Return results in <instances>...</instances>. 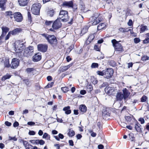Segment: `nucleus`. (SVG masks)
Returning <instances> with one entry per match:
<instances>
[{"instance_id": "nucleus-19", "label": "nucleus", "mask_w": 149, "mask_h": 149, "mask_svg": "<svg viewBox=\"0 0 149 149\" xmlns=\"http://www.w3.org/2000/svg\"><path fill=\"white\" fill-rule=\"evenodd\" d=\"M95 38V36L93 34L90 35L88 38V39L86 42V44L88 45Z\"/></svg>"}, {"instance_id": "nucleus-64", "label": "nucleus", "mask_w": 149, "mask_h": 149, "mask_svg": "<svg viewBox=\"0 0 149 149\" xmlns=\"http://www.w3.org/2000/svg\"><path fill=\"white\" fill-rule=\"evenodd\" d=\"M27 124L29 125H34L35 124V123L33 122L30 121L28 122Z\"/></svg>"}, {"instance_id": "nucleus-33", "label": "nucleus", "mask_w": 149, "mask_h": 149, "mask_svg": "<svg viewBox=\"0 0 149 149\" xmlns=\"http://www.w3.org/2000/svg\"><path fill=\"white\" fill-rule=\"evenodd\" d=\"M54 11L53 9L49 10L47 12V15L50 17H52L54 14Z\"/></svg>"}, {"instance_id": "nucleus-7", "label": "nucleus", "mask_w": 149, "mask_h": 149, "mask_svg": "<svg viewBox=\"0 0 149 149\" xmlns=\"http://www.w3.org/2000/svg\"><path fill=\"white\" fill-rule=\"evenodd\" d=\"M113 73V69L111 68L107 69L104 70V75L105 77L107 79L111 78Z\"/></svg>"}, {"instance_id": "nucleus-46", "label": "nucleus", "mask_w": 149, "mask_h": 149, "mask_svg": "<svg viewBox=\"0 0 149 149\" xmlns=\"http://www.w3.org/2000/svg\"><path fill=\"white\" fill-rule=\"evenodd\" d=\"M47 138H48L50 139V136L47 133H45L42 136V138L43 139H46Z\"/></svg>"}, {"instance_id": "nucleus-15", "label": "nucleus", "mask_w": 149, "mask_h": 149, "mask_svg": "<svg viewBox=\"0 0 149 149\" xmlns=\"http://www.w3.org/2000/svg\"><path fill=\"white\" fill-rule=\"evenodd\" d=\"M29 0H18L19 5L21 6H24L27 5Z\"/></svg>"}, {"instance_id": "nucleus-63", "label": "nucleus", "mask_w": 149, "mask_h": 149, "mask_svg": "<svg viewBox=\"0 0 149 149\" xmlns=\"http://www.w3.org/2000/svg\"><path fill=\"white\" fill-rule=\"evenodd\" d=\"M52 23V21H46L45 22V24L49 26Z\"/></svg>"}, {"instance_id": "nucleus-29", "label": "nucleus", "mask_w": 149, "mask_h": 149, "mask_svg": "<svg viewBox=\"0 0 149 149\" xmlns=\"http://www.w3.org/2000/svg\"><path fill=\"white\" fill-rule=\"evenodd\" d=\"M11 77V75L8 73L3 76L2 78V80L4 81L6 79H9Z\"/></svg>"}, {"instance_id": "nucleus-34", "label": "nucleus", "mask_w": 149, "mask_h": 149, "mask_svg": "<svg viewBox=\"0 0 149 149\" xmlns=\"http://www.w3.org/2000/svg\"><path fill=\"white\" fill-rule=\"evenodd\" d=\"M88 28L87 26H84L83 28L81 31V33L84 34L86 33L88 31Z\"/></svg>"}, {"instance_id": "nucleus-43", "label": "nucleus", "mask_w": 149, "mask_h": 149, "mask_svg": "<svg viewBox=\"0 0 149 149\" xmlns=\"http://www.w3.org/2000/svg\"><path fill=\"white\" fill-rule=\"evenodd\" d=\"M11 34L12 35V33L10 31H9L8 32L7 35L6 36V37H5V40H8V39H9V38H10Z\"/></svg>"}, {"instance_id": "nucleus-53", "label": "nucleus", "mask_w": 149, "mask_h": 149, "mask_svg": "<svg viewBox=\"0 0 149 149\" xmlns=\"http://www.w3.org/2000/svg\"><path fill=\"white\" fill-rule=\"evenodd\" d=\"M119 31L122 32H125L128 31V30H127L126 29H125L122 28H121L119 29Z\"/></svg>"}, {"instance_id": "nucleus-26", "label": "nucleus", "mask_w": 149, "mask_h": 149, "mask_svg": "<svg viewBox=\"0 0 149 149\" xmlns=\"http://www.w3.org/2000/svg\"><path fill=\"white\" fill-rule=\"evenodd\" d=\"M140 29V33H143L148 30L147 27L146 26L141 25Z\"/></svg>"}, {"instance_id": "nucleus-16", "label": "nucleus", "mask_w": 149, "mask_h": 149, "mask_svg": "<svg viewBox=\"0 0 149 149\" xmlns=\"http://www.w3.org/2000/svg\"><path fill=\"white\" fill-rule=\"evenodd\" d=\"M73 3L72 1H64L63 3V6L68 8L72 7Z\"/></svg>"}, {"instance_id": "nucleus-57", "label": "nucleus", "mask_w": 149, "mask_h": 149, "mask_svg": "<svg viewBox=\"0 0 149 149\" xmlns=\"http://www.w3.org/2000/svg\"><path fill=\"white\" fill-rule=\"evenodd\" d=\"M127 24L128 26H132L133 22L132 20L131 19H130L127 23Z\"/></svg>"}, {"instance_id": "nucleus-2", "label": "nucleus", "mask_w": 149, "mask_h": 149, "mask_svg": "<svg viewBox=\"0 0 149 149\" xmlns=\"http://www.w3.org/2000/svg\"><path fill=\"white\" fill-rule=\"evenodd\" d=\"M42 35L47 40L48 42L51 45H55L57 43V40L54 36L45 34H43Z\"/></svg>"}, {"instance_id": "nucleus-44", "label": "nucleus", "mask_w": 149, "mask_h": 149, "mask_svg": "<svg viewBox=\"0 0 149 149\" xmlns=\"http://www.w3.org/2000/svg\"><path fill=\"white\" fill-rule=\"evenodd\" d=\"M38 140H32L30 141V142L34 144H38Z\"/></svg>"}, {"instance_id": "nucleus-5", "label": "nucleus", "mask_w": 149, "mask_h": 149, "mask_svg": "<svg viewBox=\"0 0 149 149\" xmlns=\"http://www.w3.org/2000/svg\"><path fill=\"white\" fill-rule=\"evenodd\" d=\"M113 47L117 51L122 52L123 50V48L121 44L119 43L115 39L111 40Z\"/></svg>"}, {"instance_id": "nucleus-55", "label": "nucleus", "mask_w": 149, "mask_h": 149, "mask_svg": "<svg viewBox=\"0 0 149 149\" xmlns=\"http://www.w3.org/2000/svg\"><path fill=\"white\" fill-rule=\"evenodd\" d=\"M22 141L23 142V144L25 147L27 146V145L28 144V142L24 140H22Z\"/></svg>"}, {"instance_id": "nucleus-18", "label": "nucleus", "mask_w": 149, "mask_h": 149, "mask_svg": "<svg viewBox=\"0 0 149 149\" xmlns=\"http://www.w3.org/2000/svg\"><path fill=\"white\" fill-rule=\"evenodd\" d=\"M123 95L124 97V99H125L127 98L130 94V93L127 89L125 88L123 90Z\"/></svg>"}, {"instance_id": "nucleus-21", "label": "nucleus", "mask_w": 149, "mask_h": 149, "mask_svg": "<svg viewBox=\"0 0 149 149\" xmlns=\"http://www.w3.org/2000/svg\"><path fill=\"white\" fill-rule=\"evenodd\" d=\"M72 64H70L67 66L61 67L60 68V70L62 72H64L69 68L72 66Z\"/></svg>"}, {"instance_id": "nucleus-11", "label": "nucleus", "mask_w": 149, "mask_h": 149, "mask_svg": "<svg viewBox=\"0 0 149 149\" xmlns=\"http://www.w3.org/2000/svg\"><path fill=\"white\" fill-rule=\"evenodd\" d=\"M48 48L47 45V44H39L38 45V51L42 52H46Z\"/></svg>"}, {"instance_id": "nucleus-52", "label": "nucleus", "mask_w": 149, "mask_h": 149, "mask_svg": "<svg viewBox=\"0 0 149 149\" xmlns=\"http://www.w3.org/2000/svg\"><path fill=\"white\" fill-rule=\"evenodd\" d=\"M130 139L131 141H132L134 139V135L132 133H131L129 135Z\"/></svg>"}, {"instance_id": "nucleus-10", "label": "nucleus", "mask_w": 149, "mask_h": 149, "mask_svg": "<svg viewBox=\"0 0 149 149\" xmlns=\"http://www.w3.org/2000/svg\"><path fill=\"white\" fill-rule=\"evenodd\" d=\"M13 15L15 20L18 22H21L23 19L22 14L20 12L15 13L13 14Z\"/></svg>"}, {"instance_id": "nucleus-45", "label": "nucleus", "mask_w": 149, "mask_h": 149, "mask_svg": "<svg viewBox=\"0 0 149 149\" xmlns=\"http://www.w3.org/2000/svg\"><path fill=\"white\" fill-rule=\"evenodd\" d=\"M97 74L100 76H103L104 75V70L102 71H97Z\"/></svg>"}, {"instance_id": "nucleus-49", "label": "nucleus", "mask_w": 149, "mask_h": 149, "mask_svg": "<svg viewBox=\"0 0 149 149\" xmlns=\"http://www.w3.org/2000/svg\"><path fill=\"white\" fill-rule=\"evenodd\" d=\"M45 143V141L42 140H38V144H39L41 145H42Z\"/></svg>"}, {"instance_id": "nucleus-22", "label": "nucleus", "mask_w": 149, "mask_h": 149, "mask_svg": "<svg viewBox=\"0 0 149 149\" xmlns=\"http://www.w3.org/2000/svg\"><path fill=\"white\" fill-rule=\"evenodd\" d=\"M22 31V29L20 28H16L12 31H10L12 33V35H15L20 32Z\"/></svg>"}, {"instance_id": "nucleus-13", "label": "nucleus", "mask_w": 149, "mask_h": 149, "mask_svg": "<svg viewBox=\"0 0 149 149\" xmlns=\"http://www.w3.org/2000/svg\"><path fill=\"white\" fill-rule=\"evenodd\" d=\"M115 90V89L114 87L110 86H107L105 88L106 93L110 95L112 94Z\"/></svg>"}, {"instance_id": "nucleus-56", "label": "nucleus", "mask_w": 149, "mask_h": 149, "mask_svg": "<svg viewBox=\"0 0 149 149\" xmlns=\"http://www.w3.org/2000/svg\"><path fill=\"white\" fill-rule=\"evenodd\" d=\"M94 49L97 51H99L100 49V47H98L97 45H95L94 46Z\"/></svg>"}, {"instance_id": "nucleus-61", "label": "nucleus", "mask_w": 149, "mask_h": 149, "mask_svg": "<svg viewBox=\"0 0 149 149\" xmlns=\"http://www.w3.org/2000/svg\"><path fill=\"white\" fill-rule=\"evenodd\" d=\"M86 93V91L85 90H83L80 91V93L82 95H84Z\"/></svg>"}, {"instance_id": "nucleus-24", "label": "nucleus", "mask_w": 149, "mask_h": 149, "mask_svg": "<svg viewBox=\"0 0 149 149\" xmlns=\"http://www.w3.org/2000/svg\"><path fill=\"white\" fill-rule=\"evenodd\" d=\"M79 109L81 112L83 113L86 112L87 110V108L85 105H81L80 106Z\"/></svg>"}, {"instance_id": "nucleus-4", "label": "nucleus", "mask_w": 149, "mask_h": 149, "mask_svg": "<svg viewBox=\"0 0 149 149\" xmlns=\"http://www.w3.org/2000/svg\"><path fill=\"white\" fill-rule=\"evenodd\" d=\"M59 17L61 21L64 22H67L69 19L68 12L65 10H61L59 13Z\"/></svg>"}, {"instance_id": "nucleus-23", "label": "nucleus", "mask_w": 149, "mask_h": 149, "mask_svg": "<svg viewBox=\"0 0 149 149\" xmlns=\"http://www.w3.org/2000/svg\"><path fill=\"white\" fill-rule=\"evenodd\" d=\"M141 125L137 123L135 125V128L136 131L139 132H141L142 131V129L141 128Z\"/></svg>"}, {"instance_id": "nucleus-48", "label": "nucleus", "mask_w": 149, "mask_h": 149, "mask_svg": "<svg viewBox=\"0 0 149 149\" xmlns=\"http://www.w3.org/2000/svg\"><path fill=\"white\" fill-rule=\"evenodd\" d=\"M28 21L29 22H30V23H31L32 21L31 18V14L29 12H28Z\"/></svg>"}, {"instance_id": "nucleus-8", "label": "nucleus", "mask_w": 149, "mask_h": 149, "mask_svg": "<svg viewBox=\"0 0 149 149\" xmlns=\"http://www.w3.org/2000/svg\"><path fill=\"white\" fill-rule=\"evenodd\" d=\"M19 60L17 58H14L12 59L10 64V67L13 69H15L19 66Z\"/></svg>"}, {"instance_id": "nucleus-40", "label": "nucleus", "mask_w": 149, "mask_h": 149, "mask_svg": "<svg viewBox=\"0 0 149 149\" xmlns=\"http://www.w3.org/2000/svg\"><path fill=\"white\" fill-rule=\"evenodd\" d=\"M69 89L66 87H62L61 88V90L64 93L67 92L69 91Z\"/></svg>"}, {"instance_id": "nucleus-41", "label": "nucleus", "mask_w": 149, "mask_h": 149, "mask_svg": "<svg viewBox=\"0 0 149 149\" xmlns=\"http://www.w3.org/2000/svg\"><path fill=\"white\" fill-rule=\"evenodd\" d=\"M98 64L96 63H93L91 65V68H95L98 67Z\"/></svg>"}, {"instance_id": "nucleus-62", "label": "nucleus", "mask_w": 149, "mask_h": 149, "mask_svg": "<svg viewBox=\"0 0 149 149\" xmlns=\"http://www.w3.org/2000/svg\"><path fill=\"white\" fill-rule=\"evenodd\" d=\"M69 145L70 146H74L73 141L72 140H69Z\"/></svg>"}, {"instance_id": "nucleus-54", "label": "nucleus", "mask_w": 149, "mask_h": 149, "mask_svg": "<svg viewBox=\"0 0 149 149\" xmlns=\"http://www.w3.org/2000/svg\"><path fill=\"white\" fill-rule=\"evenodd\" d=\"M134 42L136 43H137L140 41V40L139 38H135L134 39Z\"/></svg>"}, {"instance_id": "nucleus-14", "label": "nucleus", "mask_w": 149, "mask_h": 149, "mask_svg": "<svg viewBox=\"0 0 149 149\" xmlns=\"http://www.w3.org/2000/svg\"><path fill=\"white\" fill-rule=\"evenodd\" d=\"M41 58V53H38L36 54L33 57L32 60L34 62H37L40 60Z\"/></svg>"}, {"instance_id": "nucleus-42", "label": "nucleus", "mask_w": 149, "mask_h": 149, "mask_svg": "<svg viewBox=\"0 0 149 149\" xmlns=\"http://www.w3.org/2000/svg\"><path fill=\"white\" fill-rule=\"evenodd\" d=\"M11 34L12 35V33L10 31H9L8 32L7 35L6 36V37H5V40H8V39H9V38H10Z\"/></svg>"}, {"instance_id": "nucleus-1", "label": "nucleus", "mask_w": 149, "mask_h": 149, "mask_svg": "<svg viewBox=\"0 0 149 149\" xmlns=\"http://www.w3.org/2000/svg\"><path fill=\"white\" fill-rule=\"evenodd\" d=\"M25 42L22 40L16 41L15 43V50L16 53L21 52L25 47Z\"/></svg>"}, {"instance_id": "nucleus-60", "label": "nucleus", "mask_w": 149, "mask_h": 149, "mask_svg": "<svg viewBox=\"0 0 149 149\" xmlns=\"http://www.w3.org/2000/svg\"><path fill=\"white\" fill-rule=\"evenodd\" d=\"M54 84V83L53 82H52L48 84L46 86V87H47L48 88L51 87Z\"/></svg>"}, {"instance_id": "nucleus-17", "label": "nucleus", "mask_w": 149, "mask_h": 149, "mask_svg": "<svg viewBox=\"0 0 149 149\" xmlns=\"http://www.w3.org/2000/svg\"><path fill=\"white\" fill-rule=\"evenodd\" d=\"M93 18L95 19V21L92 23L93 25H96L102 20L101 17L99 16L97 17L94 16Z\"/></svg>"}, {"instance_id": "nucleus-37", "label": "nucleus", "mask_w": 149, "mask_h": 149, "mask_svg": "<svg viewBox=\"0 0 149 149\" xmlns=\"http://www.w3.org/2000/svg\"><path fill=\"white\" fill-rule=\"evenodd\" d=\"M8 140H12L14 141H16L17 140V139L16 137L15 136H14L13 137H11L10 136H9Z\"/></svg>"}, {"instance_id": "nucleus-50", "label": "nucleus", "mask_w": 149, "mask_h": 149, "mask_svg": "<svg viewBox=\"0 0 149 149\" xmlns=\"http://www.w3.org/2000/svg\"><path fill=\"white\" fill-rule=\"evenodd\" d=\"M33 70V68H28L26 70V72L28 73H30Z\"/></svg>"}, {"instance_id": "nucleus-38", "label": "nucleus", "mask_w": 149, "mask_h": 149, "mask_svg": "<svg viewBox=\"0 0 149 149\" xmlns=\"http://www.w3.org/2000/svg\"><path fill=\"white\" fill-rule=\"evenodd\" d=\"M126 120L128 122H130L132 120V117L130 116H126L125 117Z\"/></svg>"}, {"instance_id": "nucleus-36", "label": "nucleus", "mask_w": 149, "mask_h": 149, "mask_svg": "<svg viewBox=\"0 0 149 149\" xmlns=\"http://www.w3.org/2000/svg\"><path fill=\"white\" fill-rule=\"evenodd\" d=\"M88 132L91 134V135L93 137H95L96 136V133H95L94 132L93 130H88Z\"/></svg>"}, {"instance_id": "nucleus-35", "label": "nucleus", "mask_w": 149, "mask_h": 149, "mask_svg": "<svg viewBox=\"0 0 149 149\" xmlns=\"http://www.w3.org/2000/svg\"><path fill=\"white\" fill-rule=\"evenodd\" d=\"M5 15L6 16L8 17L12 16L13 15V14L12 12L11 11H9L6 12L5 13Z\"/></svg>"}, {"instance_id": "nucleus-32", "label": "nucleus", "mask_w": 149, "mask_h": 149, "mask_svg": "<svg viewBox=\"0 0 149 149\" xmlns=\"http://www.w3.org/2000/svg\"><path fill=\"white\" fill-rule=\"evenodd\" d=\"M143 42L144 44L149 43V33H147L146 34V38L145 39L143 40Z\"/></svg>"}, {"instance_id": "nucleus-30", "label": "nucleus", "mask_w": 149, "mask_h": 149, "mask_svg": "<svg viewBox=\"0 0 149 149\" xmlns=\"http://www.w3.org/2000/svg\"><path fill=\"white\" fill-rule=\"evenodd\" d=\"M68 135L70 137H72L75 135L74 132L72 129H70L69 130L68 132Z\"/></svg>"}, {"instance_id": "nucleus-27", "label": "nucleus", "mask_w": 149, "mask_h": 149, "mask_svg": "<svg viewBox=\"0 0 149 149\" xmlns=\"http://www.w3.org/2000/svg\"><path fill=\"white\" fill-rule=\"evenodd\" d=\"M124 97L123 94L120 93H117L116 95V98L118 100H122Z\"/></svg>"}, {"instance_id": "nucleus-59", "label": "nucleus", "mask_w": 149, "mask_h": 149, "mask_svg": "<svg viewBox=\"0 0 149 149\" xmlns=\"http://www.w3.org/2000/svg\"><path fill=\"white\" fill-rule=\"evenodd\" d=\"M139 121H140L141 124H143L145 123V120L143 118H140L139 119Z\"/></svg>"}, {"instance_id": "nucleus-25", "label": "nucleus", "mask_w": 149, "mask_h": 149, "mask_svg": "<svg viewBox=\"0 0 149 149\" xmlns=\"http://www.w3.org/2000/svg\"><path fill=\"white\" fill-rule=\"evenodd\" d=\"M70 107L67 106L63 108V110L65 111V113L67 114H69L71 113V111L70 110Z\"/></svg>"}, {"instance_id": "nucleus-6", "label": "nucleus", "mask_w": 149, "mask_h": 149, "mask_svg": "<svg viewBox=\"0 0 149 149\" xmlns=\"http://www.w3.org/2000/svg\"><path fill=\"white\" fill-rule=\"evenodd\" d=\"M33 53V47L30 46L26 48L24 50L23 54L25 56H31Z\"/></svg>"}, {"instance_id": "nucleus-47", "label": "nucleus", "mask_w": 149, "mask_h": 149, "mask_svg": "<svg viewBox=\"0 0 149 149\" xmlns=\"http://www.w3.org/2000/svg\"><path fill=\"white\" fill-rule=\"evenodd\" d=\"M147 99V97L145 95H143L141 98V101L143 102H145L146 101Z\"/></svg>"}, {"instance_id": "nucleus-9", "label": "nucleus", "mask_w": 149, "mask_h": 149, "mask_svg": "<svg viewBox=\"0 0 149 149\" xmlns=\"http://www.w3.org/2000/svg\"><path fill=\"white\" fill-rule=\"evenodd\" d=\"M60 19L57 18L53 22L52 25V27L54 29H58L61 27L62 24L61 23Z\"/></svg>"}, {"instance_id": "nucleus-20", "label": "nucleus", "mask_w": 149, "mask_h": 149, "mask_svg": "<svg viewBox=\"0 0 149 149\" xmlns=\"http://www.w3.org/2000/svg\"><path fill=\"white\" fill-rule=\"evenodd\" d=\"M3 61H4V65L5 67L9 68L10 67V64L9 63V61L8 58H3Z\"/></svg>"}, {"instance_id": "nucleus-28", "label": "nucleus", "mask_w": 149, "mask_h": 149, "mask_svg": "<svg viewBox=\"0 0 149 149\" xmlns=\"http://www.w3.org/2000/svg\"><path fill=\"white\" fill-rule=\"evenodd\" d=\"M106 26L105 24L104 23L100 24L97 26V29L98 30H101L104 28L106 27Z\"/></svg>"}, {"instance_id": "nucleus-3", "label": "nucleus", "mask_w": 149, "mask_h": 149, "mask_svg": "<svg viewBox=\"0 0 149 149\" xmlns=\"http://www.w3.org/2000/svg\"><path fill=\"white\" fill-rule=\"evenodd\" d=\"M41 7V5L39 3H36L33 4L31 8V12L34 15H38L40 13Z\"/></svg>"}, {"instance_id": "nucleus-58", "label": "nucleus", "mask_w": 149, "mask_h": 149, "mask_svg": "<svg viewBox=\"0 0 149 149\" xmlns=\"http://www.w3.org/2000/svg\"><path fill=\"white\" fill-rule=\"evenodd\" d=\"M35 134V132L33 131H30L29 132V134L30 135H33Z\"/></svg>"}, {"instance_id": "nucleus-12", "label": "nucleus", "mask_w": 149, "mask_h": 149, "mask_svg": "<svg viewBox=\"0 0 149 149\" xmlns=\"http://www.w3.org/2000/svg\"><path fill=\"white\" fill-rule=\"evenodd\" d=\"M1 28L2 30V33L0 37V39H2L6 36L10 29L8 27L4 26H2Z\"/></svg>"}, {"instance_id": "nucleus-31", "label": "nucleus", "mask_w": 149, "mask_h": 149, "mask_svg": "<svg viewBox=\"0 0 149 149\" xmlns=\"http://www.w3.org/2000/svg\"><path fill=\"white\" fill-rule=\"evenodd\" d=\"M5 3V0H1L0 1V8H1L2 10H4V6Z\"/></svg>"}, {"instance_id": "nucleus-51", "label": "nucleus", "mask_w": 149, "mask_h": 149, "mask_svg": "<svg viewBox=\"0 0 149 149\" xmlns=\"http://www.w3.org/2000/svg\"><path fill=\"white\" fill-rule=\"evenodd\" d=\"M88 91L91 92L93 90V87L91 85H89L87 87Z\"/></svg>"}, {"instance_id": "nucleus-39", "label": "nucleus", "mask_w": 149, "mask_h": 149, "mask_svg": "<svg viewBox=\"0 0 149 149\" xmlns=\"http://www.w3.org/2000/svg\"><path fill=\"white\" fill-rule=\"evenodd\" d=\"M149 59V57L146 55L143 56L141 58L142 60L143 61H145L147 60H148Z\"/></svg>"}]
</instances>
